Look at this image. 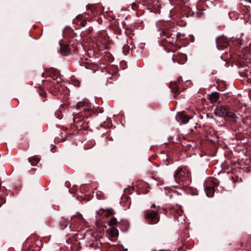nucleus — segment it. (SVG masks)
<instances>
[{
	"label": "nucleus",
	"instance_id": "obj_21",
	"mask_svg": "<svg viewBox=\"0 0 251 251\" xmlns=\"http://www.w3.org/2000/svg\"><path fill=\"white\" fill-rule=\"evenodd\" d=\"M64 225H65L64 226H67V224L64 223Z\"/></svg>",
	"mask_w": 251,
	"mask_h": 251
},
{
	"label": "nucleus",
	"instance_id": "obj_8",
	"mask_svg": "<svg viewBox=\"0 0 251 251\" xmlns=\"http://www.w3.org/2000/svg\"><path fill=\"white\" fill-rule=\"evenodd\" d=\"M176 59L178 63L183 64L187 60V56L184 54H179L176 57Z\"/></svg>",
	"mask_w": 251,
	"mask_h": 251
},
{
	"label": "nucleus",
	"instance_id": "obj_5",
	"mask_svg": "<svg viewBox=\"0 0 251 251\" xmlns=\"http://www.w3.org/2000/svg\"><path fill=\"white\" fill-rule=\"evenodd\" d=\"M164 35L166 36L163 40H165L167 43L173 44L176 43V35L170 34L169 33L164 32Z\"/></svg>",
	"mask_w": 251,
	"mask_h": 251
},
{
	"label": "nucleus",
	"instance_id": "obj_20",
	"mask_svg": "<svg viewBox=\"0 0 251 251\" xmlns=\"http://www.w3.org/2000/svg\"><path fill=\"white\" fill-rule=\"evenodd\" d=\"M151 207L152 208H155L156 206H155V205L154 204H153L151 206Z\"/></svg>",
	"mask_w": 251,
	"mask_h": 251
},
{
	"label": "nucleus",
	"instance_id": "obj_12",
	"mask_svg": "<svg viewBox=\"0 0 251 251\" xmlns=\"http://www.w3.org/2000/svg\"><path fill=\"white\" fill-rule=\"evenodd\" d=\"M110 233L112 237H116L119 234L118 230L114 228L111 229Z\"/></svg>",
	"mask_w": 251,
	"mask_h": 251
},
{
	"label": "nucleus",
	"instance_id": "obj_18",
	"mask_svg": "<svg viewBox=\"0 0 251 251\" xmlns=\"http://www.w3.org/2000/svg\"><path fill=\"white\" fill-rule=\"evenodd\" d=\"M173 91L175 92H177L178 91V88L177 87H175L174 88H173Z\"/></svg>",
	"mask_w": 251,
	"mask_h": 251
},
{
	"label": "nucleus",
	"instance_id": "obj_3",
	"mask_svg": "<svg viewBox=\"0 0 251 251\" xmlns=\"http://www.w3.org/2000/svg\"><path fill=\"white\" fill-rule=\"evenodd\" d=\"M216 46L219 50H222L227 46V40L224 36H220L216 39Z\"/></svg>",
	"mask_w": 251,
	"mask_h": 251
},
{
	"label": "nucleus",
	"instance_id": "obj_4",
	"mask_svg": "<svg viewBox=\"0 0 251 251\" xmlns=\"http://www.w3.org/2000/svg\"><path fill=\"white\" fill-rule=\"evenodd\" d=\"M89 106V103L87 100H83L79 101L76 105V108L79 112L84 111Z\"/></svg>",
	"mask_w": 251,
	"mask_h": 251
},
{
	"label": "nucleus",
	"instance_id": "obj_2",
	"mask_svg": "<svg viewBox=\"0 0 251 251\" xmlns=\"http://www.w3.org/2000/svg\"><path fill=\"white\" fill-rule=\"evenodd\" d=\"M145 217L148 222L151 225L155 224L159 221V216L158 213L152 210L147 211L145 213Z\"/></svg>",
	"mask_w": 251,
	"mask_h": 251
},
{
	"label": "nucleus",
	"instance_id": "obj_7",
	"mask_svg": "<svg viewBox=\"0 0 251 251\" xmlns=\"http://www.w3.org/2000/svg\"><path fill=\"white\" fill-rule=\"evenodd\" d=\"M185 174V172L182 169H178L175 174V178L177 182H179L181 180V177H182Z\"/></svg>",
	"mask_w": 251,
	"mask_h": 251
},
{
	"label": "nucleus",
	"instance_id": "obj_22",
	"mask_svg": "<svg viewBox=\"0 0 251 251\" xmlns=\"http://www.w3.org/2000/svg\"><path fill=\"white\" fill-rule=\"evenodd\" d=\"M64 225H65L64 226H67V224L64 223Z\"/></svg>",
	"mask_w": 251,
	"mask_h": 251
},
{
	"label": "nucleus",
	"instance_id": "obj_6",
	"mask_svg": "<svg viewBox=\"0 0 251 251\" xmlns=\"http://www.w3.org/2000/svg\"><path fill=\"white\" fill-rule=\"evenodd\" d=\"M176 118L177 121L181 122L183 124H187L189 120V117L183 113H178Z\"/></svg>",
	"mask_w": 251,
	"mask_h": 251
},
{
	"label": "nucleus",
	"instance_id": "obj_1",
	"mask_svg": "<svg viewBox=\"0 0 251 251\" xmlns=\"http://www.w3.org/2000/svg\"><path fill=\"white\" fill-rule=\"evenodd\" d=\"M214 113L218 117H224L226 120H232L236 121V115L229 112L228 108L226 105H219L214 109Z\"/></svg>",
	"mask_w": 251,
	"mask_h": 251
},
{
	"label": "nucleus",
	"instance_id": "obj_10",
	"mask_svg": "<svg viewBox=\"0 0 251 251\" xmlns=\"http://www.w3.org/2000/svg\"><path fill=\"white\" fill-rule=\"evenodd\" d=\"M70 47L67 45L61 46L60 52L62 55L65 56L67 55V52L69 51Z\"/></svg>",
	"mask_w": 251,
	"mask_h": 251
},
{
	"label": "nucleus",
	"instance_id": "obj_19",
	"mask_svg": "<svg viewBox=\"0 0 251 251\" xmlns=\"http://www.w3.org/2000/svg\"><path fill=\"white\" fill-rule=\"evenodd\" d=\"M85 24H86V22H83L81 23V25L82 26H84L85 25Z\"/></svg>",
	"mask_w": 251,
	"mask_h": 251
},
{
	"label": "nucleus",
	"instance_id": "obj_9",
	"mask_svg": "<svg viewBox=\"0 0 251 251\" xmlns=\"http://www.w3.org/2000/svg\"><path fill=\"white\" fill-rule=\"evenodd\" d=\"M206 195L208 197H212L214 196V189L213 187L207 186L205 190Z\"/></svg>",
	"mask_w": 251,
	"mask_h": 251
},
{
	"label": "nucleus",
	"instance_id": "obj_14",
	"mask_svg": "<svg viewBox=\"0 0 251 251\" xmlns=\"http://www.w3.org/2000/svg\"><path fill=\"white\" fill-rule=\"evenodd\" d=\"M117 223V219L116 218H112L108 223V226H112L116 225Z\"/></svg>",
	"mask_w": 251,
	"mask_h": 251
},
{
	"label": "nucleus",
	"instance_id": "obj_15",
	"mask_svg": "<svg viewBox=\"0 0 251 251\" xmlns=\"http://www.w3.org/2000/svg\"><path fill=\"white\" fill-rule=\"evenodd\" d=\"M105 211L108 213L107 216H108L109 215H113L115 213L114 211L112 208H108Z\"/></svg>",
	"mask_w": 251,
	"mask_h": 251
},
{
	"label": "nucleus",
	"instance_id": "obj_11",
	"mask_svg": "<svg viewBox=\"0 0 251 251\" xmlns=\"http://www.w3.org/2000/svg\"><path fill=\"white\" fill-rule=\"evenodd\" d=\"M219 98L218 93H213L210 96V99L212 102H216Z\"/></svg>",
	"mask_w": 251,
	"mask_h": 251
},
{
	"label": "nucleus",
	"instance_id": "obj_16",
	"mask_svg": "<svg viewBox=\"0 0 251 251\" xmlns=\"http://www.w3.org/2000/svg\"><path fill=\"white\" fill-rule=\"evenodd\" d=\"M137 6L136 4L135 3H132L131 4V8L133 10H135L137 8Z\"/></svg>",
	"mask_w": 251,
	"mask_h": 251
},
{
	"label": "nucleus",
	"instance_id": "obj_13",
	"mask_svg": "<svg viewBox=\"0 0 251 251\" xmlns=\"http://www.w3.org/2000/svg\"><path fill=\"white\" fill-rule=\"evenodd\" d=\"M39 159L37 158H35L34 160H32L31 158L28 159V161L31 163L32 166L35 165L36 164H37L39 162Z\"/></svg>",
	"mask_w": 251,
	"mask_h": 251
},
{
	"label": "nucleus",
	"instance_id": "obj_17",
	"mask_svg": "<svg viewBox=\"0 0 251 251\" xmlns=\"http://www.w3.org/2000/svg\"><path fill=\"white\" fill-rule=\"evenodd\" d=\"M5 202L4 199L2 197L0 198V206Z\"/></svg>",
	"mask_w": 251,
	"mask_h": 251
}]
</instances>
